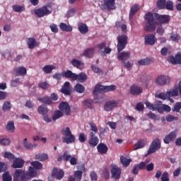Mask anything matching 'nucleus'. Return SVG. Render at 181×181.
<instances>
[{
	"mask_svg": "<svg viewBox=\"0 0 181 181\" xmlns=\"http://www.w3.org/2000/svg\"><path fill=\"white\" fill-rule=\"evenodd\" d=\"M165 9L167 11H173V1L168 0L165 2Z\"/></svg>",
	"mask_w": 181,
	"mask_h": 181,
	"instance_id": "53",
	"label": "nucleus"
},
{
	"mask_svg": "<svg viewBox=\"0 0 181 181\" xmlns=\"http://www.w3.org/2000/svg\"><path fill=\"white\" fill-rule=\"evenodd\" d=\"M36 160H40V162H45L49 159V156L47 153H37L35 156Z\"/></svg>",
	"mask_w": 181,
	"mask_h": 181,
	"instance_id": "33",
	"label": "nucleus"
},
{
	"mask_svg": "<svg viewBox=\"0 0 181 181\" xmlns=\"http://www.w3.org/2000/svg\"><path fill=\"white\" fill-rule=\"evenodd\" d=\"M142 91H144L142 87L136 84H134L130 87V93L132 95H139V94H142Z\"/></svg>",
	"mask_w": 181,
	"mask_h": 181,
	"instance_id": "16",
	"label": "nucleus"
},
{
	"mask_svg": "<svg viewBox=\"0 0 181 181\" xmlns=\"http://www.w3.org/2000/svg\"><path fill=\"white\" fill-rule=\"evenodd\" d=\"M117 90V86H103L101 83H97L95 86V89L93 92L94 95H97L98 93H110V91H115Z\"/></svg>",
	"mask_w": 181,
	"mask_h": 181,
	"instance_id": "4",
	"label": "nucleus"
},
{
	"mask_svg": "<svg viewBox=\"0 0 181 181\" xmlns=\"http://www.w3.org/2000/svg\"><path fill=\"white\" fill-rule=\"evenodd\" d=\"M59 28L62 32H71L73 30V27L71 25H67L64 23H61L59 25Z\"/></svg>",
	"mask_w": 181,
	"mask_h": 181,
	"instance_id": "38",
	"label": "nucleus"
},
{
	"mask_svg": "<svg viewBox=\"0 0 181 181\" xmlns=\"http://www.w3.org/2000/svg\"><path fill=\"white\" fill-rule=\"evenodd\" d=\"M89 125L90 127V131L95 135L98 132V129L97 128V125L94 124V122H89Z\"/></svg>",
	"mask_w": 181,
	"mask_h": 181,
	"instance_id": "54",
	"label": "nucleus"
},
{
	"mask_svg": "<svg viewBox=\"0 0 181 181\" xmlns=\"http://www.w3.org/2000/svg\"><path fill=\"white\" fill-rule=\"evenodd\" d=\"M27 45L28 46V49H35V46H39L40 45V42H36V40L33 37L28 38V40L27 42Z\"/></svg>",
	"mask_w": 181,
	"mask_h": 181,
	"instance_id": "26",
	"label": "nucleus"
},
{
	"mask_svg": "<svg viewBox=\"0 0 181 181\" xmlns=\"http://www.w3.org/2000/svg\"><path fill=\"white\" fill-rule=\"evenodd\" d=\"M37 100L42 104H46L47 105H52V104H53V101H52V99L49 96L38 98Z\"/></svg>",
	"mask_w": 181,
	"mask_h": 181,
	"instance_id": "30",
	"label": "nucleus"
},
{
	"mask_svg": "<svg viewBox=\"0 0 181 181\" xmlns=\"http://www.w3.org/2000/svg\"><path fill=\"white\" fill-rule=\"evenodd\" d=\"M166 5V0H158L156 6L158 9H165Z\"/></svg>",
	"mask_w": 181,
	"mask_h": 181,
	"instance_id": "48",
	"label": "nucleus"
},
{
	"mask_svg": "<svg viewBox=\"0 0 181 181\" xmlns=\"http://www.w3.org/2000/svg\"><path fill=\"white\" fill-rule=\"evenodd\" d=\"M160 146H161L160 139H159L158 138L155 139L154 140H153L152 143L150 145V147L147 152V155L155 153L156 151H159V148H160Z\"/></svg>",
	"mask_w": 181,
	"mask_h": 181,
	"instance_id": "9",
	"label": "nucleus"
},
{
	"mask_svg": "<svg viewBox=\"0 0 181 181\" xmlns=\"http://www.w3.org/2000/svg\"><path fill=\"white\" fill-rule=\"evenodd\" d=\"M78 141L81 144H84V142H86V141H87V136H86V134L80 133L78 135Z\"/></svg>",
	"mask_w": 181,
	"mask_h": 181,
	"instance_id": "57",
	"label": "nucleus"
},
{
	"mask_svg": "<svg viewBox=\"0 0 181 181\" xmlns=\"http://www.w3.org/2000/svg\"><path fill=\"white\" fill-rule=\"evenodd\" d=\"M161 181H170V179L169 178V173L168 172H164L160 177Z\"/></svg>",
	"mask_w": 181,
	"mask_h": 181,
	"instance_id": "60",
	"label": "nucleus"
},
{
	"mask_svg": "<svg viewBox=\"0 0 181 181\" xmlns=\"http://www.w3.org/2000/svg\"><path fill=\"white\" fill-rule=\"evenodd\" d=\"M78 169L80 170H76L74 172V177L77 181H81V177H83V173L86 172V167L84 164H82Z\"/></svg>",
	"mask_w": 181,
	"mask_h": 181,
	"instance_id": "19",
	"label": "nucleus"
},
{
	"mask_svg": "<svg viewBox=\"0 0 181 181\" xmlns=\"http://www.w3.org/2000/svg\"><path fill=\"white\" fill-rule=\"evenodd\" d=\"M118 107V103L115 100H110L105 103L104 105L105 111L110 112L112 111L113 108Z\"/></svg>",
	"mask_w": 181,
	"mask_h": 181,
	"instance_id": "17",
	"label": "nucleus"
},
{
	"mask_svg": "<svg viewBox=\"0 0 181 181\" xmlns=\"http://www.w3.org/2000/svg\"><path fill=\"white\" fill-rule=\"evenodd\" d=\"M122 173V170H121V168L117 166H113L111 168L112 178L115 179V180H119Z\"/></svg>",
	"mask_w": 181,
	"mask_h": 181,
	"instance_id": "12",
	"label": "nucleus"
},
{
	"mask_svg": "<svg viewBox=\"0 0 181 181\" xmlns=\"http://www.w3.org/2000/svg\"><path fill=\"white\" fill-rule=\"evenodd\" d=\"M98 142H100V139L93 132H90V138L88 140V144L91 148H95L97 145H98Z\"/></svg>",
	"mask_w": 181,
	"mask_h": 181,
	"instance_id": "13",
	"label": "nucleus"
},
{
	"mask_svg": "<svg viewBox=\"0 0 181 181\" xmlns=\"http://www.w3.org/2000/svg\"><path fill=\"white\" fill-rule=\"evenodd\" d=\"M157 40L158 39L156 38V37H155V35L153 34L147 35L144 37L145 45H146L147 46H153V45H155V43H156Z\"/></svg>",
	"mask_w": 181,
	"mask_h": 181,
	"instance_id": "14",
	"label": "nucleus"
},
{
	"mask_svg": "<svg viewBox=\"0 0 181 181\" xmlns=\"http://www.w3.org/2000/svg\"><path fill=\"white\" fill-rule=\"evenodd\" d=\"M78 29L82 35H86V33H88V26H87V24L84 23H79Z\"/></svg>",
	"mask_w": 181,
	"mask_h": 181,
	"instance_id": "27",
	"label": "nucleus"
},
{
	"mask_svg": "<svg viewBox=\"0 0 181 181\" xmlns=\"http://www.w3.org/2000/svg\"><path fill=\"white\" fill-rule=\"evenodd\" d=\"M162 102L161 101H157L154 104V111H158V112H162Z\"/></svg>",
	"mask_w": 181,
	"mask_h": 181,
	"instance_id": "52",
	"label": "nucleus"
},
{
	"mask_svg": "<svg viewBox=\"0 0 181 181\" xmlns=\"http://www.w3.org/2000/svg\"><path fill=\"white\" fill-rule=\"evenodd\" d=\"M62 134L64 135L62 137V142L64 144H67V145L70 144H73L76 142V136L73 135L71 133V130H70L69 127H64L62 129Z\"/></svg>",
	"mask_w": 181,
	"mask_h": 181,
	"instance_id": "3",
	"label": "nucleus"
},
{
	"mask_svg": "<svg viewBox=\"0 0 181 181\" xmlns=\"http://www.w3.org/2000/svg\"><path fill=\"white\" fill-rule=\"evenodd\" d=\"M95 52V48L94 47L88 48L83 52V55L85 56V57H88V59H91V57L94 56Z\"/></svg>",
	"mask_w": 181,
	"mask_h": 181,
	"instance_id": "28",
	"label": "nucleus"
},
{
	"mask_svg": "<svg viewBox=\"0 0 181 181\" xmlns=\"http://www.w3.org/2000/svg\"><path fill=\"white\" fill-rule=\"evenodd\" d=\"M165 119L168 122H172V121H177V117L172 115H168L166 116Z\"/></svg>",
	"mask_w": 181,
	"mask_h": 181,
	"instance_id": "63",
	"label": "nucleus"
},
{
	"mask_svg": "<svg viewBox=\"0 0 181 181\" xmlns=\"http://www.w3.org/2000/svg\"><path fill=\"white\" fill-rule=\"evenodd\" d=\"M71 158V155L69 153V151H66L63 153L62 156H59L57 158L58 162H62L64 160V162H69Z\"/></svg>",
	"mask_w": 181,
	"mask_h": 181,
	"instance_id": "25",
	"label": "nucleus"
},
{
	"mask_svg": "<svg viewBox=\"0 0 181 181\" xmlns=\"http://www.w3.org/2000/svg\"><path fill=\"white\" fill-rule=\"evenodd\" d=\"M23 145L25 149H33V148H36V146H37L36 144L28 142V139H23Z\"/></svg>",
	"mask_w": 181,
	"mask_h": 181,
	"instance_id": "39",
	"label": "nucleus"
},
{
	"mask_svg": "<svg viewBox=\"0 0 181 181\" xmlns=\"http://www.w3.org/2000/svg\"><path fill=\"white\" fill-rule=\"evenodd\" d=\"M74 90L79 94H83L86 91V88L81 83H76L74 86Z\"/></svg>",
	"mask_w": 181,
	"mask_h": 181,
	"instance_id": "42",
	"label": "nucleus"
},
{
	"mask_svg": "<svg viewBox=\"0 0 181 181\" xmlns=\"http://www.w3.org/2000/svg\"><path fill=\"white\" fill-rule=\"evenodd\" d=\"M168 62H170L171 64H181V55L177 54L175 57L170 56L168 58Z\"/></svg>",
	"mask_w": 181,
	"mask_h": 181,
	"instance_id": "24",
	"label": "nucleus"
},
{
	"mask_svg": "<svg viewBox=\"0 0 181 181\" xmlns=\"http://www.w3.org/2000/svg\"><path fill=\"white\" fill-rule=\"evenodd\" d=\"M128 45V36L125 34L119 35L117 37V52L121 53Z\"/></svg>",
	"mask_w": 181,
	"mask_h": 181,
	"instance_id": "7",
	"label": "nucleus"
},
{
	"mask_svg": "<svg viewBox=\"0 0 181 181\" xmlns=\"http://www.w3.org/2000/svg\"><path fill=\"white\" fill-rule=\"evenodd\" d=\"M2 181H12V176L9 172H6L2 175Z\"/></svg>",
	"mask_w": 181,
	"mask_h": 181,
	"instance_id": "51",
	"label": "nucleus"
},
{
	"mask_svg": "<svg viewBox=\"0 0 181 181\" xmlns=\"http://www.w3.org/2000/svg\"><path fill=\"white\" fill-rule=\"evenodd\" d=\"M62 77H65L66 78H71V80L76 81V80H77V74H74L70 70H66V71L62 72Z\"/></svg>",
	"mask_w": 181,
	"mask_h": 181,
	"instance_id": "20",
	"label": "nucleus"
},
{
	"mask_svg": "<svg viewBox=\"0 0 181 181\" xmlns=\"http://www.w3.org/2000/svg\"><path fill=\"white\" fill-rule=\"evenodd\" d=\"M42 70L45 74H52L53 70H56V66L53 65H47L42 67Z\"/></svg>",
	"mask_w": 181,
	"mask_h": 181,
	"instance_id": "36",
	"label": "nucleus"
},
{
	"mask_svg": "<svg viewBox=\"0 0 181 181\" xmlns=\"http://www.w3.org/2000/svg\"><path fill=\"white\" fill-rule=\"evenodd\" d=\"M12 108V104L9 101H5L2 106L3 111H9Z\"/></svg>",
	"mask_w": 181,
	"mask_h": 181,
	"instance_id": "47",
	"label": "nucleus"
},
{
	"mask_svg": "<svg viewBox=\"0 0 181 181\" xmlns=\"http://www.w3.org/2000/svg\"><path fill=\"white\" fill-rule=\"evenodd\" d=\"M49 8H52V4L47 3L45 6L35 9L34 13L37 16V18L49 16V15L52 13V11L49 10Z\"/></svg>",
	"mask_w": 181,
	"mask_h": 181,
	"instance_id": "6",
	"label": "nucleus"
},
{
	"mask_svg": "<svg viewBox=\"0 0 181 181\" xmlns=\"http://www.w3.org/2000/svg\"><path fill=\"white\" fill-rule=\"evenodd\" d=\"M21 83V78H17L11 81V87H18V84Z\"/></svg>",
	"mask_w": 181,
	"mask_h": 181,
	"instance_id": "62",
	"label": "nucleus"
},
{
	"mask_svg": "<svg viewBox=\"0 0 181 181\" xmlns=\"http://www.w3.org/2000/svg\"><path fill=\"white\" fill-rule=\"evenodd\" d=\"M180 109H181V103L180 102H177L173 106V107L172 109V111L173 112H179L180 111Z\"/></svg>",
	"mask_w": 181,
	"mask_h": 181,
	"instance_id": "56",
	"label": "nucleus"
},
{
	"mask_svg": "<svg viewBox=\"0 0 181 181\" xmlns=\"http://www.w3.org/2000/svg\"><path fill=\"white\" fill-rule=\"evenodd\" d=\"M177 95H179V90H177V88H174L173 90H169L165 93L163 92L160 93L157 95V98H160V100H166L168 98L170 103H175V100L170 98V97H177Z\"/></svg>",
	"mask_w": 181,
	"mask_h": 181,
	"instance_id": "5",
	"label": "nucleus"
},
{
	"mask_svg": "<svg viewBox=\"0 0 181 181\" xmlns=\"http://www.w3.org/2000/svg\"><path fill=\"white\" fill-rule=\"evenodd\" d=\"M171 81L172 78H170L169 76L160 75L157 77L155 83L156 86H160L163 87V86H169Z\"/></svg>",
	"mask_w": 181,
	"mask_h": 181,
	"instance_id": "8",
	"label": "nucleus"
},
{
	"mask_svg": "<svg viewBox=\"0 0 181 181\" xmlns=\"http://www.w3.org/2000/svg\"><path fill=\"white\" fill-rule=\"evenodd\" d=\"M146 145V141L144 139L139 140L134 146V151H137V149H141Z\"/></svg>",
	"mask_w": 181,
	"mask_h": 181,
	"instance_id": "29",
	"label": "nucleus"
},
{
	"mask_svg": "<svg viewBox=\"0 0 181 181\" xmlns=\"http://www.w3.org/2000/svg\"><path fill=\"white\" fill-rule=\"evenodd\" d=\"M64 113L61 110H55L52 115V120L57 121V119H59V118H62V117H64Z\"/></svg>",
	"mask_w": 181,
	"mask_h": 181,
	"instance_id": "40",
	"label": "nucleus"
},
{
	"mask_svg": "<svg viewBox=\"0 0 181 181\" xmlns=\"http://www.w3.org/2000/svg\"><path fill=\"white\" fill-rule=\"evenodd\" d=\"M13 11L14 12H17L18 13H21V12L25 11V6H19V5H13Z\"/></svg>",
	"mask_w": 181,
	"mask_h": 181,
	"instance_id": "46",
	"label": "nucleus"
},
{
	"mask_svg": "<svg viewBox=\"0 0 181 181\" xmlns=\"http://www.w3.org/2000/svg\"><path fill=\"white\" fill-rule=\"evenodd\" d=\"M155 18L160 22V23H169L170 21V16L169 15H160L158 13H152L148 11L144 16V19L146 21L145 24V32H155L156 30V25L158 23L155 21Z\"/></svg>",
	"mask_w": 181,
	"mask_h": 181,
	"instance_id": "1",
	"label": "nucleus"
},
{
	"mask_svg": "<svg viewBox=\"0 0 181 181\" xmlns=\"http://www.w3.org/2000/svg\"><path fill=\"white\" fill-rule=\"evenodd\" d=\"M4 158L6 159H8V160H14L15 159V155H13L12 153L9 151H6L4 155Z\"/></svg>",
	"mask_w": 181,
	"mask_h": 181,
	"instance_id": "50",
	"label": "nucleus"
},
{
	"mask_svg": "<svg viewBox=\"0 0 181 181\" xmlns=\"http://www.w3.org/2000/svg\"><path fill=\"white\" fill-rule=\"evenodd\" d=\"M14 71L16 76H25L26 75V73H28V71L23 66L16 68Z\"/></svg>",
	"mask_w": 181,
	"mask_h": 181,
	"instance_id": "37",
	"label": "nucleus"
},
{
	"mask_svg": "<svg viewBox=\"0 0 181 181\" xmlns=\"http://www.w3.org/2000/svg\"><path fill=\"white\" fill-rule=\"evenodd\" d=\"M49 83H47V82H40V83H38V87H40V88H42V90H47V88H49Z\"/></svg>",
	"mask_w": 181,
	"mask_h": 181,
	"instance_id": "61",
	"label": "nucleus"
},
{
	"mask_svg": "<svg viewBox=\"0 0 181 181\" xmlns=\"http://www.w3.org/2000/svg\"><path fill=\"white\" fill-rule=\"evenodd\" d=\"M7 168H8V164L6 163L0 161V173H2L3 172H6Z\"/></svg>",
	"mask_w": 181,
	"mask_h": 181,
	"instance_id": "58",
	"label": "nucleus"
},
{
	"mask_svg": "<svg viewBox=\"0 0 181 181\" xmlns=\"http://www.w3.org/2000/svg\"><path fill=\"white\" fill-rule=\"evenodd\" d=\"M71 64L76 67V69H79L81 70V69H84V64H83L80 60L78 59H72L71 62Z\"/></svg>",
	"mask_w": 181,
	"mask_h": 181,
	"instance_id": "34",
	"label": "nucleus"
},
{
	"mask_svg": "<svg viewBox=\"0 0 181 181\" xmlns=\"http://www.w3.org/2000/svg\"><path fill=\"white\" fill-rule=\"evenodd\" d=\"M37 112L40 114V115H46L49 112V108L45 105H41L37 108Z\"/></svg>",
	"mask_w": 181,
	"mask_h": 181,
	"instance_id": "31",
	"label": "nucleus"
},
{
	"mask_svg": "<svg viewBox=\"0 0 181 181\" xmlns=\"http://www.w3.org/2000/svg\"><path fill=\"white\" fill-rule=\"evenodd\" d=\"M104 5L108 11H114V9H117V6H115V0H104Z\"/></svg>",
	"mask_w": 181,
	"mask_h": 181,
	"instance_id": "21",
	"label": "nucleus"
},
{
	"mask_svg": "<svg viewBox=\"0 0 181 181\" xmlns=\"http://www.w3.org/2000/svg\"><path fill=\"white\" fill-rule=\"evenodd\" d=\"M139 11V5L138 4H134L132 8H131V11L129 13V20H132L134 18V16L135 15V13H136L138 11Z\"/></svg>",
	"mask_w": 181,
	"mask_h": 181,
	"instance_id": "32",
	"label": "nucleus"
},
{
	"mask_svg": "<svg viewBox=\"0 0 181 181\" xmlns=\"http://www.w3.org/2000/svg\"><path fill=\"white\" fill-rule=\"evenodd\" d=\"M139 66H149L150 64H152L153 63V61L149 58H146L144 59L139 60L137 62Z\"/></svg>",
	"mask_w": 181,
	"mask_h": 181,
	"instance_id": "35",
	"label": "nucleus"
},
{
	"mask_svg": "<svg viewBox=\"0 0 181 181\" xmlns=\"http://www.w3.org/2000/svg\"><path fill=\"white\" fill-rule=\"evenodd\" d=\"M52 176L56 177L57 180H62V177H64V171L63 170H57L55 168L52 171Z\"/></svg>",
	"mask_w": 181,
	"mask_h": 181,
	"instance_id": "22",
	"label": "nucleus"
},
{
	"mask_svg": "<svg viewBox=\"0 0 181 181\" xmlns=\"http://www.w3.org/2000/svg\"><path fill=\"white\" fill-rule=\"evenodd\" d=\"M6 130L8 132H15V124L13 122H8L7 125H6Z\"/></svg>",
	"mask_w": 181,
	"mask_h": 181,
	"instance_id": "45",
	"label": "nucleus"
},
{
	"mask_svg": "<svg viewBox=\"0 0 181 181\" xmlns=\"http://www.w3.org/2000/svg\"><path fill=\"white\" fill-rule=\"evenodd\" d=\"M37 176V171L32 166L28 168V172H25L22 169H16L13 175V181H28L31 180L32 177Z\"/></svg>",
	"mask_w": 181,
	"mask_h": 181,
	"instance_id": "2",
	"label": "nucleus"
},
{
	"mask_svg": "<svg viewBox=\"0 0 181 181\" xmlns=\"http://www.w3.org/2000/svg\"><path fill=\"white\" fill-rule=\"evenodd\" d=\"M131 57V52H119L117 54V59L119 60V62H122V63H124V62H127L128 59Z\"/></svg>",
	"mask_w": 181,
	"mask_h": 181,
	"instance_id": "18",
	"label": "nucleus"
},
{
	"mask_svg": "<svg viewBox=\"0 0 181 181\" xmlns=\"http://www.w3.org/2000/svg\"><path fill=\"white\" fill-rule=\"evenodd\" d=\"M172 109L170 108V106L168 105H162L161 106V112H163V111H165V112H170V110Z\"/></svg>",
	"mask_w": 181,
	"mask_h": 181,
	"instance_id": "64",
	"label": "nucleus"
},
{
	"mask_svg": "<svg viewBox=\"0 0 181 181\" xmlns=\"http://www.w3.org/2000/svg\"><path fill=\"white\" fill-rule=\"evenodd\" d=\"M76 80L79 81V83H84L87 80V75L84 73H81L80 74H76Z\"/></svg>",
	"mask_w": 181,
	"mask_h": 181,
	"instance_id": "44",
	"label": "nucleus"
},
{
	"mask_svg": "<svg viewBox=\"0 0 181 181\" xmlns=\"http://www.w3.org/2000/svg\"><path fill=\"white\" fill-rule=\"evenodd\" d=\"M92 71H93L94 73H96L97 74H103V69H100V67L97 65L92 64L91 65Z\"/></svg>",
	"mask_w": 181,
	"mask_h": 181,
	"instance_id": "55",
	"label": "nucleus"
},
{
	"mask_svg": "<svg viewBox=\"0 0 181 181\" xmlns=\"http://www.w3.org/2000/svg\"><path fill=\"white\" fill-rule=\"evenodd\" d=\"M98 152L100 153V155H105L108 152V146L107 144L100 143L97 146Z\"/></svg>",
	"mask_w": 181,
	"mask_h": 181,
	"instance_id": "23",
	"label": "nucleus"
},
{
	"mask_svg": "<svg viewBox=\"0 0 181 181\" xmlns=\"http://www.w3.org/2000/svg\"><path fill=\"white\" fill-rule=\"evenodd\" d=\"M177 134V129H175L174 131L170 132L169 134H168L164 137L163 139L164 144H170V142H173V141L176 139Z\"/></svg>",
	"mask_w": 181,
	"mask_h": 181,
	"instance_id": "10",
	"label": "nucleus"
},
{
	"mask_svg": "<svg viewBox=\"0 0 181 181\" xmlns=\"http://www.w3.org/2000/svg\"><path fill=\"white\" fill-rule=\"evenodd\" d=\"M93 103H94L93 100L86 99L83 101V104L85 105V107H87V108L91 110L93 108Z\"/></svg>",
	"mask_w": 181,
	"mask_h": 181,
	"instance_id": "49",
	"label": "nucleus"
},
{
	"mask_svg": "<svg viewBox=\"0 0 181 181\" xmlns=\"http://www.w3.org/2000/svg\"><path fill=\"white\" fill-rule=\"evenodd\" d=\"M120 161L121 163L124 165V166H129V163H131L132 162V160L130 158H127V157L124 156H120Z\"/></svg>",
	"mask_w": 181,
	"mask_h": 181,
	"instance_id": "43",
	"label": "nucleus"
},
{
	"mask_svg": "<svg viewBox=\"0 0 181 181\" xmlns=\"http://www.w3.org/2000/svg\"><path fill=\"white\" fill-rule=\"evenodd\" d=\"M23 166H25V160L20 158H15L11 165V168L13 169H21V168H23Z\"/></svg>",
	"mask_w": 181,
	"mask_h": 181,
	"instance_id": "15",
	"label": "nucleus"
},
{
	"mask_svg": "<svg viewBox=\"0 0 181 181\" xmlns=\"http://www.w3.org/2000/svg\"><path fill=\"white\" fill-rule=\"evenodd\" d=\"M30 165L35 170H40V169H43V164L39 161H32L30 162Z\"/></svg>",
	"mask_w": 181,
	"mask_h": 181,
	"instance_id": "41",
	"label": "nucleus"
},
{
	"mask_svg": "<svg viewBox=\"0 0 181 181\" xmlns=\"http://www.w3.org/2000/svg\"><path fill=\"white\" fill-rule=\"evenodd\" d=\"M11 144V140L8 139H0V145L2 146H8Z\"/></svg>",
	"mask_w": 181,
	"mask_h": 181,
	"instance_id": "59",
	"label": "nucleus"
},
{
	"mask_svg": "<svg viewBox=\"0 0 181 181\" xmlns=\"http://www.w3.org/2000/svg\"><path fill=\"white\" fill-rule=\"evenodd\" d=\"M59 109L61 112L63 111L65 115H71V109L67 102H61L59 105Z\"/></svg>",
	"mask_w": 181,
	"mask_h": 181,
	"instance_id": "11",
	"label": "nucleus"
}]
</instances>
